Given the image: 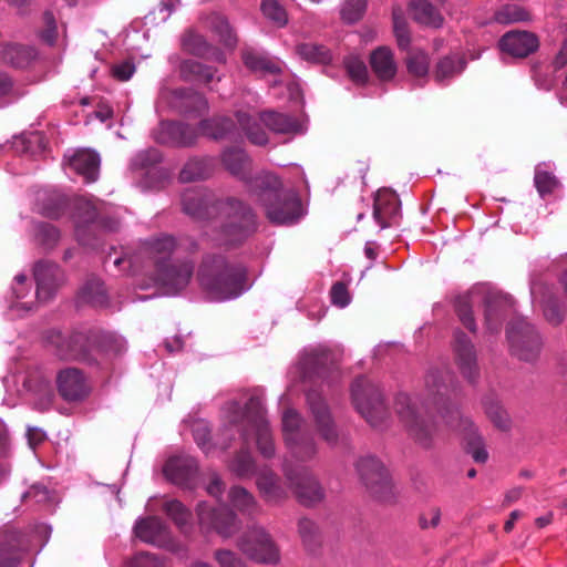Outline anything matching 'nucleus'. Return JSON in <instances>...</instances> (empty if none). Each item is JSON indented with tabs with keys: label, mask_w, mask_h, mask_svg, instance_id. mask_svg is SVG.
<instances>
[{
	"label": "nucleus",
	"mask_w": 567,
	"mask_h": 567,
	"mask_svg": "<svg viewBox=\"0 0 567 567\" xmlns=\"http://www.w3.org/2000/svg\"><path fill=\"white\" fill-rule=\"evenodd\" d=\"M307 402L318 434L329 445H336L339 441V432L327 402L316 391L307 394Z\"/></svg>",
	"instance_id": "obj_15"
},
{
	"label": "nucleus",
	"mask_w": 567,
	"mask_h": 567,
	"mask_svg": "<svg viewBox=\"0 0 567 567\" xmlns=\"http://www.w3.org/2000/svg\"><path fill=\"white\" fill-rule=\"evenodd\" d=\"M78 210V218L84 223L93 221L96 217L95 206L90 200H80Z\"/></svg>",
	"instance_id": "obj_62"
},
{
	"label": "nucleus",
	"mask_w": 567,
	"mask_h": 567,
	"mask_svg": "<svg viewBox=\"0 0 567 567\" xmlns=\"http://www.w3.org/2000/svg\"><path fill=\"white\" fill-rule=\"evenodd\" d=\"M164 508L167 515L175 522V524L181 529L184 530L187 527L192 514L179 501H168L165 503Z\"/></svg>",
	"instance_id": "obj_47"
},
{
	"label": "nucleus",
	"mask_w": 567,
	"mask_h": 567,
	"mask_svg": "<svg viewBox=\"0 0 567 567\" xmlns=\"http://www.w3.org/2000/svg\"><path fill=\"white\" fill-rule=\"evenodd\" d=\"M38 236L40 241L48 248L53 247L60 239L59 230L49 224H42L39 226Z\"/></svg>",
	"instance_id": "obj_55"
},
{
	"label": "nucleus",
	"mask_w": 567,
	"mask_h": 567,
	"mask_svg": "<svg viewBox=\"0 0 567 567\" xmlns=\"http://www.w3.org/2000/svg\"><path fill=\"white\" fill-rule=\"evenodd\" d=\"M330 358L329 350L323 347L319 346L317 348L311 349L307 355H306V365H323Z\"/></svg>",
	"instance_id": "obj_58"
},
{
	"label": "nucleus",
	"mask_w": 567,
	"mask_h": 567,
	"mask_svg": "<svg viewBox=\"0 0 567 567\" xmlns=\"http://www.w3.org/2000/svg\"><path fill=\"white\" fill-rule=\"evenodd\" d=\"M464 68L465 61L461 56H445L437 62L434 71V78L437 82H443L460 74Z\"/></svg>",
	"instance_id": "obj_37"
},
{
	"label": "nucleus",
	"mask_w": 567,
	"mask_h": 567,
	"mask_svg": "<svg viewBox=\"0 0 567 567\" xmlns=\"http://www.w3.org/2000/svg\"><path fill=\"white\" fill-rule=\"evenodd\" d=\"M162 134L157 140L161 143H173L179 146H187L194 143L197 134L188 124L179 122H168L162 124Z\"/></svg>",
	"instance_id": "obj_25"
},
{
	"label": "nucleus",
	"mask_w": 567,
	"mask_h": 567,
	"mask_svg": "<svg viewBox=\"0 0 567 567\" xmlns=\"http://www.w3.org/2000/svg\"><path fill=\"white\" fill-rule=\"evenodd\" d=\"M172 105L185 113H203L208 109L206 99L192 90L173 91Z\"/></svg>",
	"instance_id": "obj_28"
},
{
	"label": "nucleus",
	"mask_w": 567,
	"mask_h": 567,
	"mask_svg": "<svg viewBox=\"0 0 567 567\" xmlns=\"http://www.w3.org/2000/svg\"><path fill=\"white\" fill-rule=\"evenodd\" d=\"M78 302L103 307L107 303V293L103 282L96 277H89L78 292Z\"/></svg>",
	"instance_id": "obj_26"
},
{
	"label": "nucleus",
	"mask_w": 567,
	"mask_h": 567,
	"mask_svg": "<svg viewBox=\"0 0 567 567\" xmlns=\"http://www.w3.org/2000/svg\"><path fill=\"white\" fill-rule=\"evenodd\" d=\"M182 205L185 214L218 230L220 234L216 239L225 244L241 240L255 226V215L249 207L233 198L217 199L203 188L185 190Z\"/></svg>",
	"instance_id": "obj_1"
},
{
	"label": "nucleus",
	"mask_w": 567,
	"mask_h": 567,
	"mask_svg": "<svg viewBox=\"0 0 567 567\" xmlns=\"http://www.w3.org/2000/svg\"><path fill=\"white\" fill-rule=\"evenodd\" d=\"M259 121L277 134H297L302 132L301 124L286 114L269 111L261 113Z\"/></svg>",
	"instance_id": "obj_30"
},
{
	"label": "nucleus",
	"mask_w": 567,
	"mask_h": 567,
	"mask_svg": "<svg viewBox=\"0 0 567 567\" xmlns=\"http://www.w3.org/2000/svg\"><path fill=\"white\" fill-rule=\"evenodd\" d=\"M352 402L357 411L374 427H380L388 413L380 389L364 377L358 378L351 386Z\"/></svg>",
	"instance_id": "obj_7"
},
{
	"label": "nucleus",
	"mask_w": 567,
	"mask_h": 567,
	"mask_svg": "<svg viewBox=\"0 0 567 567\" xmlns=\"http://www.w3.org/2000/svg\"><path fill=\"white\" fill-rule=\"evenodd\" d=\"M330 296L332 303L341 308L346 307L350 301L348 289L342 282H337L332 286Z\"/></svg>",
	"instance_id": "obj_60"
},
{
	"label": "nucleus",
	"mask_w": 567,
	"mask_h": 567,
	"mask_svg": "<svg viewBox=\"0 0 567 567\" xmlns=\"http://www.w3.org/2000/svg\"><path fill=\"white\" fill-rule=\"evenodd\" d=\"M58 390L66 401H79L86 396L89 388L82 372L75 368L62 370L56 379Z\"/></svg>",
	"instance_id": "obj_17"
},
{
	"label": "nucleus",
	"mask_w": 567,
	"mask_h": 567,
	"mask_svg": "<svg viewBox=\"0 0 567 567\" xmlns=\"http://www.w3.org/2000/svg\"><path fill=\"white\" fill-rule=\"evenodd\" d=\"M393 30L396 38L398 47L402 50H406L411 43L410 32L406 27V21L402 16V11L399 8L393 9Z\"/></svg>",
	"instance_id": "obj_46"
},
{
	"label": "nucleus",
	"mask_w": 567,
	"mask_h": 567,
	"mask_svg": "<svg viewBox=\"0 0 567 567\" xmlns=\"http://www.w3.org/2000/svg\"><path fill=\"white\" fill-rule=\"evenodd\" d=\"M249 188L272 224L288 225L299 219L301 204L298 196L292 190L282 188L276 175H257L249 181Z\"/></svg>",
	"instance_id": "obj_2"
},
{
	"label": "nucleus",
	"mask_w": 567,
	"mask_h": 567,
	"mask_svg": "<svg viewBox=\"0 0 567 567\" xmlns=\"http://www.w3.org/2000/svg\"><path fill=\"white\" fill-rule=\"evenodd\" d=\"M357 470L362 481L373 493L378 494L389 485V475L383 464L373 456L361 457Z\"/></svg>",
	"instance_id": "obj_18"
},
{
	"label": "nucleus",
	"mask_w": 567,
	"mask_h": 567,
	"mask_svg": "<svg viewBox=\"0 0 567 567\" xmlns=\"http://www.w3.org/2000/svg\"><path fill=\"white\" fill-rule=\"evenodd\" d=\"M95 349L94 342L85 332H75L59 344V354L63 359L87 360Z\"/></svg>",
	"instance_id": "obj_22"
},
{
	"label": "nucleus",
	"mask_w": 567,
	"mask_h": 567,
	"mask_svg": "<svg viewBox=\"0 0 567 567\" xmlns=\"http://www.w3.org/2000/svg\"><path fill=\"white\" fill-rule=\"evenodd\" d=\"M100 163L99 154L91 150H79L68 158V166L87 183L97 179Z\"/></svg>",
	"instance_id": "obj_21"
},
{
	"label": "nucleus",
	"mask_w": 567,
	"mask_h": 567,
	"mask_svg": "<svg viewBox=\"0 0 567 567\" xmlns=\"http://www.w3.org/2000/svg\"><path fill=\"white\" fill-rule=\"evenodd\" d=\"M399 214V200L390 192H378L373 205V218L380 227H390Z\"/></svg>",
	"instance_id": "obj_23"
},
{
	"label": "nucleus",
	"mask_w": 567,
	"mask_h": 567,
	"mask_svg": "<svg viewBox=\"0 0 567 567\" xmlns=\"http://www.w3.org/2000/svg\"><path fill=\"white\" fill-rule=\"evenodd\" d=\"M216 31L220 35V39L227 47H234L236 44V35L233 32L228 21L221 17L216 18Z\"/></svg>",
	"instance_id": "obj_57"
},
{
	"label": "nucleus",
	"mask_w": 567,
	"mask_h": 567,
	"mask_svg": "<svg viewBox=\"0 0 567 567\" xmlns=\"http://www.w3.org/2000/svg\"><path fill=\"white\" fill-rule=\"evenodd\" d=\"M542 307L546 320L551 324H558L563 320V312L557 307L556 299L548 295L543 301Z\"/></svg>",
	"instance_id": "obj_53"
},
{
	"label": "nucleus",
	"mask_w": 567,
	"mask_h": 567,
	"mask_svg": "<svg viewBox=\"0 0 567 567\" xmlns=\"http://www.w3.org/2000/svg\"><path fill=\"white\" fill-rule=\"evenodd\" d=\"M530 19V13L524 7L514 3L502 6L493 16V21L501 24L526 22Z\"/></svg>",
	"instance_id": "obj_36"
},
{
	"label": "nucleus",
	"mask_w": 567,
	"mask_h": 567,
	"mask_svg": "<svg viewBox=\"0 0 567 567\" xmlns=\"http://www.w3.org/2000/svg\"><path fill=\"white\" fill-rule=\"evenodd\" d=\"M239 550L251 561L260 565H278L280 548L271 535L260 526L246 530L238 539Z\"/></svg>",
	"instance_id": "obj_8"
},
{
	"label": "nucleus",
	"mask_w": 567,
	"mask_h": 567,
	"mask_svg": "<svg viewBox=\"0 0 567 567\" xmlns=\"http://www.w3.org/2000/svg\"><path fill=\"white\" fill-rule=\"evenodd\" d=\"M296 52L301 59L313 63H327L331 58L327 48L315 43L299 44Z\"/></svg>",
	"instance_id": "obj_42"
},
{
	"label": "nucleus",
	"mask_w": 567,
	"mask_h": 567,
	"mask_svg": "<svg viewBox=\"0 0 567 567\" xmlns=\"http://www.w3.org/2000/svg\"><path fill=\"white\" fill-rule=\"evenodd\" d=\"M346 68L348 71L349 76L355 82V83H364L368 79V69L364 64V62L359 58H348L346 60Z\"/></svg>",
	"instance_id": "obj_51"
},
{
	"label": "nucleus",
	"mask_w": 567,
	"mask_h": 567,
	"mask_svg": "<svg viewBox=\"0 0 567 567\" xmlns=\"http://www.w3.org/2000/svg\"><path fill=\"white\" fill-rule=\"evenodd\" d=\"M484 302L485 322L491 331H497L504 308L508 305L505 296L497 292H488L484 287H475L472 290L457 296L455 299V310L461 322L471 331H475L476 326L472 312L473 306Z\"/></svg>",
	"instance_id": "obj_6"
},
{
	"label": "nucleus",
	"mask_w": 567,
	"mask_h": 567,
	"mask_svg": "<svg viewBox=\"0 0 567 567\" xmlns=\"http://www.w3.org/2000/svg\"><path fill=\"white\" fill-rule=\"evenodd\" d=\"M195 470L196 463L194 458L188 456H173L165 463L163 472L169 481L179 484L187 480Z\"/></svg>",
	"instance_id": "obj_31"
},
{
	"label": "nucleus",
	"mask_w": 567,
	"mask_h": 567,
	"mask_svg": "<svg viewBox=\"0 0 567 567\" xmlns=\"http://www.w3.org/2000/svg\"><path fill=\"white\" fill-rule=\"evenodd\" d=\"M130 567H164V560L150 553H140L132 558Z\"/></svg>",
	"instance_id": "obj_56"
},
{
	"label": "nucleus",
	"mask_w": 567,
	"mask_h": 567,
	"mask_svg": "<svg viewBox=\"0 0 567 567\" xmlns=\"http://www.w3.org/2000/svg\"><path fill=\"white\" fill-rule=\"evenodd\" d=\"M261 12L266 19L277 27H285L288 22V16L282 6L277 0H262Z\"/></svg>",
	"instance_id": "obj_45"
},
{
	"label": "nucleus",
	"mask_w": 567,
	"mask_h": 567,
	"mask_svg": "<svg viewBox=\"0 0 567 567\" xmlns=\"http://www.w3.org/2000/svg\"><path fill=\"white\" fill-rule=\"evenodd\" d=\"M512 352L524 361L535 360L542 349V338L526 320L519 319L507 329Z\"/></svg>",
	"instance_id": "obj_11"
},
{
	"label": "nucleus",
	"mask_w": 567,
	"mask_h": 567,
	"mask_svg": "<svg viewBox=\"0 0 567 567\" xmlns=\"http://www.w3.org/2000/svg\"><path fill=\"white\" fill-rule=\"evenodd\" d=\"M182 74L186 79H194L208 83L213 81L215 71L210 66L203 65L195 60H187L182 64Z\"/></svg>",
	"instance_id": "obj_44"
},
{
	"label": "nucleus",
	"mask_w": 567,
	"mask_h": 567,
	"mask_svg": "<svg viewBox=\"0 0 567 567\" xmlns=\"http://www.w3.org/2000/svg\"><path fill=\"white\" fill-rule=\"evenodd\" d=\"M33 275L37 282L35 298L40 302L50 300L65 281L62 269L49 261H39Z\"/></svg>",
	"instance_id": "obj_16"
},
{
	"label": "nucleus",
	"mask_w": 567,
	"mask_h": 567,
	"mask_svg": "<svg viewBox=\"0 0 567 567\" xmlns=\"http://www.w3.org/2000/svg\"><path fill=\"white\" fill-rule=\"evenodd\" d=\"M198 524L204 532L215 530L220 536L227 538L236 533L239 523L236 516L225 506L215 509L205 502L197 505Z\"/></svg>",
	"instance_id": "obj_13"
},
{
	"label": "nucleus",
	"mask_w": 567,
	"mask_h": 567,
	"mask_svg": "<svg viewBox=\"0 0 567 567\" xmlns=\"http://www.w3.org/2000/svg\"><path fill=\"white\" fill-rule=\"evenodd\" d=\"M198 131L204 136L218 140L228 135H233L235 125L230 118L214 117L210 120L202 121Z\"/></svg>",
	"instance_id": "obj_34"
},
{
	"label": "nucleus",
	"mask_w": 567,
	"mask_h": 567,
	"mask_svg": "<svg viewBox=\"0 0 567 567\" xmlns=\"http://www.w3.org/2000/svg\"><path fill=\"white\" fill-rule=\"evenodd\" d=\"M499 48L513 56L524 58L538 48V39L528 31H509L499 40Z\"/></svg>",
	"instance_id": "obj_19"
},
{
	"label": "nucleus",
	"mask_w": 567,
	"mask_h": 567,
	"mask_svg": "<svg viewBox=\"0 0 567 567\" xmlns=\"http://www.w3.org/2000/svg\"><path fill=\"white\" fill-rule=\"evenodd\" d=\"M35 51L16 43H0V61L16 68H24L34 59Z\"/></svg>",
	"instance_id": "obj_29"
},
{
	"label": "nucleus",
	"mask_w": 567,
	"mask_h": 567,
	"mask_svg": "<svg viewBox=\"0 0 567 567\" xmlns=\"http://www.w3.org/2000/svg\"><path fill=\"white\" fill-rule=\"evenodd\" d=\"M441 522V509L439 507H431L424 511L420 516V526L423 529L435 528Z\"/></svg>",
	"instance_id": "obj_59"
},
{
	"label": "nucleus",
	"mask_w": 567,
	"mask_h": 567,
	"mask_svg": "<svg viewBox=\"0 0 567 567\" xmlns=\"http://www.w3.org/2000/svg\"><path fill=\"white\" fill-rule=\"evenodd\" d=\"M444 374L440 371L430 372L425 378V384L427 390L434 394L442 393V388H444Z\"/></svg>",
	"instance_id": "obj_63"
},
{
	"label": "nucleus",
	"mask_w": 567,
	"mask_h": 567,
	"mask_svg": "<svg viewBox=\"0 0 567 567\" xmlns=\"http://www.w3.org/2000/svg\"><path fill=\"white\" fill-rule=\"evenodd\" d=\"M257 485L268 502L275 503L286 496L284 488L278 483V477L271 471L261 470L257 476Z\"/></svg>",
	"instance_id": "obj_33"
},
{
	"label": "nucleus",
	"mask_w": 567,
	"mask_h": 567,
	"mask_svg": "<svg viewBox=\"0 0 567 567\" xmlns=\"http://www.w3.org/2000/svg\"><path fill=\"white\" fill-rule=\"evenodd\" d=\"M198 278L210 299L223 301L238 297L244 291L245 269L229 265L223 256H207Z\"/></svg>",
	"instance_id": "obj_3"
},
{
	"label": "nucleus",
	"mask_w": 567,
	"mask_h": 567,
	"mask_svg": "<svg viewBox=\"0 0 567 567\" xmlns=\"http://www.w3.org/2000/svg\"><path fill=\"white\" fill-rule=\"evenodd\" d=\"M243 60L245 65L255 72L277 73L280 71V68L275 62L254 50H245Z\"/></svg>",
	"instance_id": "obj_39"
},
{
	"label": "nucleus",
	"mask_w": 567,
	"mask_h": 567,
	"mask_svg": "<svg viewBox=\"0 0 567 567\" xmlns=\"http://www.w3.org/2000/svg\"><path fill=\"white\" fill-rule=\"evenodd\" d=\"M229 499L233 506L243 513L250 514L256 505L252 495L241 487H233L229 492Z\"/></svg>",
	"instance_id": "obj_48"
},
{
	"label": "nucleus",
	"mask_w": 567,
	"mask_h": 567,
	"mask_svg": "<svg viewBox=\"0 0 567 567\" xmlns=\"http://www.w3.org/2000/svg\"><path fill=\"white\" fill-rule=\"evenodd\" d=\"M135 72V66L132 62L125 61L116 64L112 69L113 76L120 81H127Z\"/></svg>",
	"instance_id": "obj_64"
},
{
	"label": "nucleus",
	"mask_w": 567,
	"mask_h": 567,
	"mask_svg": "<svg viewBox=\"0 0 567 567\" xmlns=\"http://www.w3.org/2000/svg\"><path fill=\"white\" fill-rule=\"evenodd\" d=\"M225 167L240 179H247L250 162L244 151L228 150L223 154Z\"/></svg>",
	"instance_id": "obj_35"
},
{
	"label": "nucleus",
	"mask_w": 567,
	"mask_h": 567,
	"mask_svg": "<svg viewBox=\"0 0 567 567\" xmlns=\"http://www.w3.org/2000/svg\"><path fill=\"white\" fill-rule=\"evenodd\" d=\"M43 21L45 29L42 32V38L48 44L53 45L56 41L55 19L51 12H45L43 14Z\"/></svg>",
	"instance_id": "obj_61"
},
{
	"label": "nucleus",
	"mask_w": 567,
	"mask_h": 567,
	"mask_svg": "<svg viewBox=\"0 0 567 567\" xmlns=\"http://www.w3.org/2000/svg\"><path fill=\"white\" fill-rule=\"evenodd\" d=\"M298 530H299L300 537L302 538V542L307 546L312 545L318 536L317 525L308 518H301L299 520Z\"/></svg>",
	"instance_id": "obj_54"
},
{
	"label": "nucleus",
	"mask_w": 567,
	"mask_h": 567,
	"mask_svg": "<svg viewBox=\"0 0 567 567\" xmlns=\"http://www.w3.org/2000/svg\"><path fill=\"white\" fill-rule=\"evenodd\" d=\"M30 290L27 286V278L24 275H18L14 278L13 285H12V293L16 298V306L21 307L25 310L32 309V301L24 300L27 296L29 295Z\"/></svg>",
	"instance_id": "obj_49"
},
{
	"label": "nucleus",
	"mask_w": 567,
	"mask_h": 567,
	"mask_svg": "<svg viewBox=\"0 0 567 567\" xmlns=\"http://www.w3.org/2000/svg\"><path fill=\"white\" fill-rule=\"evenodd\" d=\"M282 434L289 457L297 462H308L317 454V444L312 437L302 431V417L293 409H287L282 414Z\"/></svg>",
	"instance_id": "obj_9"
},
{
	"label": "nucleus",
	"mask_w": 567,
	"mask_h": 567,
	"mask_svg": "<svg viewBox=\"0 0 567 567\" xmlns=\"http://www.w3.org/2000/svg\"><path fill=\"white\" fill-rule=\"evenodd\" d=\"M370 63L373 72L380 80L388 81L396 73V63L392 51L386 47H380L371 53Z\"/></svg>",
	"instance_id": "obj_27"
},
{
	"label": "nucleus",
	"mask_w": 567,
	"mask_h": 567,
	"mask_svg": "<svg viewBox=\"0 0 567 567\" xmlns=\"http://www.w3.org/2000/svg\"><path fill=\"white\" fill-rule=\"evenodd\" d=\"M439 414L440 419L449 429L462 434L466 442L467 452L472 455L475 462L485 463L488 460V453L485 449L483 439L470 419L464 417L454 406L440 410Z\"/></svg>",
	"instance_id": "obj_10"
},
{
	"label": "nucleus",
	"mask_w": 567,
	"mask_h": 567,
	"mask_svg": "<svg viewBox=\"0 0 567 567\" xmlns=\"http://www.w3.org/2000/svg\"><path fill=\"white\" fill-rule=\"evenodd\" d=\"M534 183L542 197L551 194L558 187L557 178L547 171L546 164L536 167Z\"/></svg>",
	"instance_id": "obj_41"
},
{
	"label": "nucleus",
	"mask_w": 567,
	"mask_h": 567,
	"mask_svg": "<svg viewBox=\"0 0 567 567\" xmlns=\"http://www.w3.org/2000/svg\"><path fill=\"white\" fill-rule=\"evenodd\" d=\"M241 420L254 430L260 453L265 457H271L275 454V445L268 422L265 419L262 401L259 396H251L248 400Z\"/></svg>",
	"instance_id": "obj_12"
},
{
	"label": "nucleus",
	"mask_w": 567,
	"mask_h": 567,
	"mask_svg": "<svg viewBox=\"0 0 567 567\" xmlns=\"http://www.w3.org/2000/svg\"><path fill=\"white\" fill-rule=\"evenodd\" d=\"M365 10V0H346L341 8V17L349 23L361 19Z\"/></svg>",
	"instance_id": "obj_50"
},
{
	"label": "nucleus",
	"mask_w": 567,
	"mask_h": 567,
	"mask_svg": "<svg viewBox=\"0 0 567 567\" xmlns=\"http://www.w3.org/2000/svg\"><path fill=\"white\" fill-rule=\"evenodd\" d=\"M412 18L424 25L440 28L443 24V17L436 8L426 0H413L410 4Z\"/></svg>",
	"instance_id": "obj_32"
},
{
	"label": "nucleus",
	"mask_w": 567,
	"mask_h": 567,
	"mask_svg": "<svg viewBox=\"0 0 567 567\" xmlns=\"http://www.w3.org/2000/svg\"><path fill=\"white\" fill-rule=\"evenodd\" d=\"M285 474L297 498L305 505H312L323 498V491L315 476L306 468L293 470L286 460Z\"/></svg>",
	"instance_id": "obj_14"
},
{
	"label": "nucleus",
	"mask_w": 567,
	"mask_h": 567,
	"mask_svg": "<svg viewBox=\"0 0 567 567\" xmlns=\"http://www.w3.org/2000/svg\"><path fill=\"white\" fill-rule=\"evenodd\" d=\"M236 116L238 124L246 132L251 143L260 146L267 144L268 136L266 132L259 128L256 121L251 123V116L249 114L245 112H238Z\"/></svg>",
	"instance_id": "obj_40"
},
{
	"label": "nucleus",
	"mask_w": 567,
	"mask_h": 567,
	"mask_svg": "<svg viewBox=\"0 0 567 567\" xmlns=\"http://www.w3.org/2000/svg\"><path fill=\"white\" fill-rule=\"evenodd\" d=\"M212 173L209 161L194 158L189 159L183 167L179 178L184 183H190L208 177Z\"/></svg>",
	"instance_id": "obj_38"
},
{
	"label": "nucleus",
	"mask_w": 567,
	"mask_h": 567,
	"mask_svg": "<svg viewBox=\"0 0 567 567\" xmlns=\"http://www.w3.org/2000/svg\"><path fill=\"white\" fill-rule=\"evenodd\" d=\"M134 532L141 540L156 546H165L167 540V529L163 522L156 517L137 520Z\"/></svg>",
	"instance_id": "obj_24"
},
{
	"label": "nucleus",
	"mask_w": 567,
	"mask_h": 567,
	"mask_svg": "<svg viewBox=\"0 0 567 567\" xmlns=\"http://www.w3.org/2000/svg\"><path fill=\"white\" fill-rule=\"evenodd\" d=\"M230 471L237 476H248L252 473V458L249 452L241 451L230 464Z\"/></svg>",
	"instance_id": "obj_52"
},
{
	"label": "nucleus",
	"mask_w": 567,
	"mask_h": 567,
	"mask_svg": "<svg viewBox=\"0 0 567 567\" xmlns=\"http://www.w3.org/2000/svg\"><path fill=\"white\" fill-rule=\"evenodd\" d=\"M395 411L409 436L419 445L430 447L441 434V429L430 411L417 399L399 394Z\"/></svg>",
	"instance_id": "obj_5"
},
{
	"label": "nucleus",
	"mask_w": 567,
	"mask_h": 567,
	"mask_svg": "<svg viewBox=\"0 0 567 567\" xmlns=\"http://www.w3.org/2000/svg\"><path fill=\"white\" fill-rule=\"evenodd\" d=\"M430 59L422 50H413L406 58V68L414 78H425L429 73Z\"/></svg>",
	"instance_id": "obj_43"
},
{
	"label": "nucleus",
	"mask_w": 567,
	"mask_h": 567,
	"mask_svg": "<svg viewBox=\"0 0 567 567\" xmlns=\"http://www.w3.org/2000/svg\"><path fill=\"white\" fill-rule=\"evenodd\" d=\"M454 351L462 374L473 381L478 375L476 352L470 339L462 332L455 333Z\"/></svg>",
	"instance_id": "obj_20"
},
{
	"label": "nucleus",
	"mask_w": 567,
	"mask_h": 567,
	"mask_svg": "<svg viewBox=\"0 0 567 567\" xmlns=\"http://www.w3.org/2000/svg\"><path fill=\"white\" fill-rule=\"evenodd\" d=\"M176 243L171 236H162L148 243L147 251L156 265L155 282L159 285L166 295H176L189 282L194 266L189 261L169 262L166 259L175 249Z\"/></svg>",
	"instance_id": "obj_4"
}]
</instances>
